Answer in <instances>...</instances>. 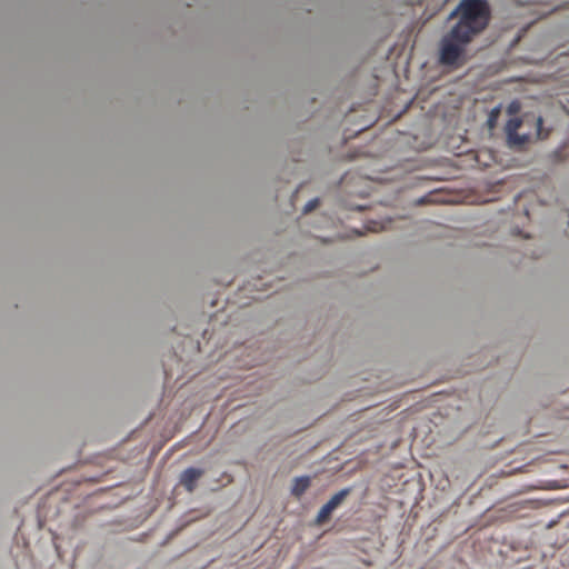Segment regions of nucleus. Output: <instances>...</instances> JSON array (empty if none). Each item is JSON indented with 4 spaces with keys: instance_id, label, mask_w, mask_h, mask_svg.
<instances>
[{
    "instance_id": "obj_9",
    "label": "nucleus",
    "mask_w": 569,
    "mask_h": 569,
    "mask_svg": "<svg viewBox=\"0 0 569 569\" xmlns=\"http://www.w3.org/2000/svg\"><path fill=\"white\" fill-rule=\"evenodd\" d=\"M382 229H383V226H381L379 222H376V221H370L367 224L368 231L378 232L379 230H382Z\"/></svg>"
},
{
    "instance_id": "obj_3",
    "label": "nucleus",
    "mask_w": 569,
    "mask_h": 569,
    "mask_svg": "<svg viewBox=\"0 0 569 569\" xmlns=\"http://www.w3.org/2000/svg\"><path fill=\"white\" fill-rule=\"evenodd\" d=\"M522 126V119L520 118H511L508 120L505 131L507 136V141L510 147H522L529 141V134L519 133L518 130Z\"/></svg>"
},
{
    "instance_id": "obj_4",
    "label": "nucleus",
    "mask_w": 569,
    "mask_h": 569,
    "mask_svg": "<svg viewBox=\"0 0 569 569\" xmlns=\"http://www.w3.org/2000/svg\"><path fill=\"white\" fill-rule=\"evenodd\" d=\"M204 471L199 468H187L181 475H180V485L183 486V488L188 492H193V490L197 487V481L203 476Z\"/></svg>"
},
{
    "instance_id": "obj_2",
    "label": "nucleus",
    "mask_w": 569,
    "mask_h": 569,
    "mask_svg": "<svg viewBox=\"0 0 569 569\" xmlns=\"http://www.w3.org/2000/svg\"><path fill=\"white\" fill-rule=\"evenodd\" d=\"M465 39L453 29L442 37L439 48V62L442 66L458 68L465 63L466 47L471 42Z\"/></svg>"
},
{
    "instance_id": "obj_6",
    "label": "nucleus",
    "mask_w": 569,
    "mask_h": 569,
    "mask_svg": "<svg viewBox=\"0 0 569 569\" xmlns=\"http://www.w3.org/2000/svg\"><path fill=\"white\" fill-rule=\"evenodd\" d=\"M351 488H345L335 493L328 501V503L336 510L343 500L350 495Z\"/></svg>"
},
{
    "instance_id": "obj_12",
    "label": "nucleus",
    "mask_w": 569,
    "mask_h": 569,
    "mask_svg": "<svg viewBox=\"0 0 569 569\" xmlns=\"http://www.w3.org/2000/svg\"><path fill=\"white\" fill-rule=\"evenodd\" d=\"M437 200L432 198V196L429 197H422L418 200L419 204L428 203V202H436Z\"/></svg>"
},
{
    "instance_id": "obj_8",
    "label": "nucleus",
    "mask_w": 569,
    "mask_h": 569,
    "mask_svg": "<svg viewBox=\"0 0 569 569\" xmlns=\"http://www.w3.org/2000/svg\"><path fill=\"white\" fill-rule=\"evenodd\" d=\"M319 206V199H312L308 203H306L303 212L308 213L312 210H315Z\"/></svg>"
},
{
    "instance_id": "obj_1",
    "label": "nucleus",
    "mask_w": 569,
    "mask_h": 569,
    "mask_svg": "<svg viewBox=\"0 0 569 569\" xmlns=\"http://www.w3.org/2000/svg\"><path fill=\"white\" fill-rule=\"evenodd\" d=\"M455 17L458 22L451 29L458 30L465 40H472L489 24L491 11L486 0H461L449 16L450 19Z\"/></svg>"
},
{
    "instance_id": "obj_10",
    "label": "nucleus",
    "mask_w": 569,
    "mask_h": 569,
    "mask_svg": "<svg viewBox=\"0 0 569 569\" xmlns=\"http://www.w3.org/2000/svg\"><path fill=\"white\" fill-rule=\"evenodd\" d=\"M519 110H520V103H519L518 101H512V102L508 106V112H509L510 114L517 113Z\"/></svg>"
},
{
    "instance_id": "obj_7",
    "label": "nucleus",
    "mask_w": 569,
    "mask_h": 569,
    "mask_svg": "<svg viewBox=\"0 0 569 569\" xmlns=\"http://www.w3.org/2000/svg\"><path fill=\"white\" fill-rule=\"evenodd\" d=\"M332 512L333 508L328 502L325 503L316 517V523L318 526L326 523L330 519Z\"/></svg>"
},
{
    "instance_id": "obj_11",
    "label": "nucleus",
    "mask_w": 569,
    "mask_h": 569,
    "mask_svg": "<svg viewBox=\"0 0 569 569\" xmlns=\"http://www.w3.org/2000/svg\"><path fill=\"white\" fill-rule=\"evenodd\" d=\"M499 113V110L498 109H495L491 111L490 116H489V119H488V124L489 127H493L495 126V121H496V118Z\"/></svg>"
},
{
    "instance_id": "obj_13",
    "label": "nucleus",
    "mask_w": 569,
    "mask_h": 569,
    "mask_svg": "<svg viewBox=\"0 0 569 569\" xmlns=\"http://www.w3.org/2000/svg\"><path fill=\"white\" fill-rule=\"evenodd\" d=\"M536 124H537L538 129H540V127L542 126V119H541V117L537 118V120H536Z\"/></svg>"
},
{
    "instance_id": "obj_5",
    "label": "nucleus",
    "mask_w": 569,
    "mask_h": 569,
    "mask_svg": "<svg viewBox=\"0 0 569 569\" xmlns=\"http://www.w3.org/2000/svg\"><path fill=\"white\" fill-rule=\"evenodd\" d=\"M310 483H311V479L308 476L295 478L292 488H291V493L295 497L300 498L308 490V488L310 487Z\"/></svg>"
}]
</instances>
